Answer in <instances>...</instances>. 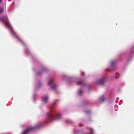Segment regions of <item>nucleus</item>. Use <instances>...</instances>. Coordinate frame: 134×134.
I'll return each mask as SVG.
<instances>
[{
    "label": "nucleus",
    "instance_id": "f257e3e1",
    "mask_svg": "<svg viewBox=\"0 0 134 134\" xmlns=\"http://www.w3.org/2000/svg\"><path fill=\"white\" fill-rule=\"evenodd\" d=\"M0 20L3 23H5V26L10 29V33L12 36H15L20 42H22V40L19 38L18 35L15 32L13 28L10 25L8 19L7 18V16H6L4 18L0 17Z\"/></svg>",
    "mask_w": 134,
    "mask_h": 134
},
{
    "label": "nucleus",
    "instance_id": "f03ea898",
    "mask_svg": "<svg viewBox=\"0 0 134 134\" xmlns=\"http://www.w3.org/2000/svg\"><path fill=\"white\" fill-rule=\"evenodd\" d=\"M55 112L52 109L51 110L50 112L47 114V116L49 120V121H47V123L54 120V119H59L61 118L60 115L58 114L56 115L55 117L54 116Z\"/></svg>",
    "mask_w": 134,
    "mask_h": 134
},
{
    "label": "nucleus",
    "instance_id": "7ed1b4c3",
    "mask_svg": "<svg viewBox=\"0 0 134 134\" xmlns=\"http://www.w3.org/2000/svg\"><path fill=\"white\" fill-rule=\"evenodd\" d=\"M40 127L39 125L34 126L33 127H31L27 128L22 133V134H27V133L31 130H35L38 129Z\"/></svg>",
    "mask_w": 134,
    "mask_h": 134
},
{
    "label": "nucleus",
    "instance_id": "20e7f679",
    "mask_svg": "<svg viewBox=\"0 0 134 134\" xmlns=\"http://www.w3.org/2000/svg\"><path fill=\"white\" fill-rule=\"evenodd\" d=\"M105 80V79L104 78H102L101 80H99L98 81V83L101 85H103Z\"/></svg>",
    "mask_w": 134,
    "mask_h": 134
},
{
    "label": "nucleus",
    "instance_id": "39448f33",
    "mask_svg": "<svg viewBox=\"0 0 134 134\" xmlns=\"http://www.w3.org/2000/svg\"><path fill=\"white\" fill-rule=\"evenodd\" d=\"M48 96H45L43 100V103H46L48 100Z\"/></svg>",
    "mask_w": 134,
    "mask_h": 134
},
{
    "label": "nucleus",
    "instance_id": "423d86ee",
    "mask_svg": "<svg viewBox=\"0 0 134 134\" xmlns=\"http://www.w3.org/2000/svg\"><path fill=\"white\" fill-rule=\"evenodd\" d=\"M78 85H84L85 84V83L82 80L80 81L77 83Z\"/></svg>",
    "mask_w": 134,
    "mask_h": 134
},
{
    "label": "nucleus",
    "instance_id": "0eeeda50",
    "mask_svg": "<svg viewBox=\"0 0 134 134\" xmlns=\"http://www.w3.org/2000/svg\"><path fill=\"white\" fill-rule=\"evenodd\" d=\"M99 100L101 102H102L104 101L105 99L103 96H102L99 98Z\"/></svg>",
    "mask_w": 134,
    "mask_h": 134
},
{
    "label": "nucleus",
    "instance_id": "6e6552de",
    "mask_svg": "<svg viewBox=\"0 0 134 134\" xmlns=\"http://www.w3.org/2000/svg\"><path fill=\"white\" fill-rule=\"evenodd\" d=\"M57 85L55 84H54L51 87L52 89H55L57 87Z\"/></svg>",
    "mask_w": 134,
    "mask_h": 134
},
{
    "label": "nucleus",
    "instance_id": "1a4fd4ad",
    "mask_svg": "<svg viewBox=\"0 0 134 134\" xmlns=\"http://www.w3.org/2000/svg\"><path fill=\"white\" fill-rule=\"evenodd\" d=\"M48 70V69L46 68H44L42 70V72H46Z\"/></svg>",
    "mask_w": 134,
    "mask_h": 134
},
{
    "label": "nucleus",
    "instance_id": "9d476101",
    "mask_svg": "<svg viewBox=\"0 0 134 134\" xmlns=\"http://www.w3.org/2000/svg\"><path fill=\"white\" fill-rule=\"evenodd\" d=\"M59 100H56L53 103V105L52 106V107H53L56 104V102Z\"/></svg>",
    "mask_w": 134,
    "mask_h": 134
},
{
    "label": "nucleus",
    "instance_id": "9b49d317",
    "mask_svg": "<svg viewBox=\"0 0 134 134\" xmlns=\"http://www.w3.org/2000/svg\"><path fill=\"white\" fill-rule=\"evenodd\" d=\"M3 11V8H0V14L2 13Z\"/></svg>",
    "mask_w": 134,
    "mask_h": 134
},
{
    "label": "nucleus",
    "instance_id": "f8f14e48",
    "mask_svg": "<svg viewBox=\"0 0 134 134\" xmlns=\"http://www.w3.org/2000/svg\"><path fill=\"white\" fill-rule=\"evenodd\" d=\"M53 79H51L49 81L48 83L49 84H50L52 83L53 82Z\"/></svg>",
    "mask_w": 134,
    "mask_h": 134
},
{
    "label": "nucleus",
    "instance_id": "ddd939ff",
    "mask_svg": "<svg viewBox=\"0 0 134 134\" xmlns=\"http://www.w3.org/2000/svg\"><path fill=\"white\" fill-rule=\"evenodd\" d=\"M82 91L81 90H80L79 91V95H82Z\"/></svg>",
    "mask_w": 134,
    "mask_h": 134
},
{
    "label": "nucleus",
    "instance_id": "4468645a",
    "mask_svg": "<svg viewBox=\"0 0 134 134\" xmlns=\"http://www.w3.org/2000/svg\"><path fill=\"white\" fill-rule=\"evenodd\" d=\"M41 74L40 73V72H38L37 73V75H40Z\"/></svg>",
    "mask_w": 134,
    "mask_h": 134
},
{
    "label": "nucleus",
    "instance_id": "2eb2a0df",
    "mask_svg": "<svg viewBox=\"0 0 134 134\" xmlns=\"http://www.w3.org/2000/svg\"><path fill=\"white\" fill-rule=\"evenodd\" d=\"M114 63L113 62H111V64H113V63Z\"/></svg>",
    "mask_w": 134,
    "mask_h": 134
},
{
    "label": "nucleus",
    "instance_id": "dca6fc26",
    "mask_svg": "<svg viewBox=\"0 0 134 134\" xmlns=\"http://www.w3.org/2000/svg\"><path fill=\"white\" fill-rule=\"evenodd\" d=\"M59 93V92H57V94H58Z\"/></svg>",
    "mask_w": 134,
    "mask_h": 134
},
{
    "label": "nucleus",
    "instance_id": "f3484780",
    "mask_svg": "<svg viewBox=\"0 0 134 134\" xmlns=\"http://www.w3.org/2000/svg\"><path fill=\"white\" fill-rule=\"evenodd\" d=\"M1 0H0V2H1Z\"/></svg>",
    "mask_w": 134,
    "mask_h": 134
}]
</instances>
